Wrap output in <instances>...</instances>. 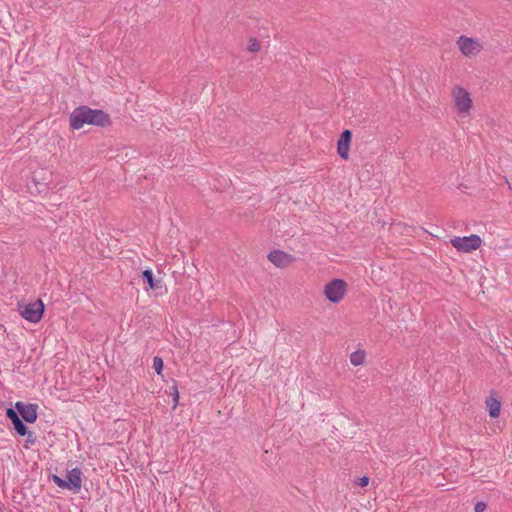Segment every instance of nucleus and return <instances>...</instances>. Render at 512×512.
I'll list each match as a JSON object with an SVG mask.
<instances>
[{
  "label": "nucleus",
  "instance_id": "obj_7",
  "mask_svg": "<svg viewBox=\"0 0 512 512\" xmlns=\"http://www.w3.org/2000/svg\"><path fill=\"white\" fill-rule=\"evenodd\" d=\"M5 416L7 419L11 421L12 427L17 435L25 436L26 434H28V423H26L19 416H17L16 411L12 410V408H7L5 411Z\"/></svg>",
  "mask_w": 512,
  "mask_h": 512
},
{
  "label": "nucleus",
  "instance_id": "obj_20",
  "mask_svg": "<svg viewBox=\"0 0 512 512\" xmlns=\"http://www.w3.org/2000/svg\"><path fill=\"white\" fill-rule=\"evenodd\" d=\"M248 50L250 52H258L260 50V42L256 38H250Z\"/></svg>",
  "mask_w": 512,
  "mask_h": 512
},
{
  "label": "nucleus",
  "instance_id": "obj_1",
  "mask_svg": "<svg viewBox=\"0 0 512 512\" xmlns=\"http://www.w3.org/2000/svg\"><path fill=\"white\" fill-rule=\"evenodd\" d=\"M69 123L72 130H80L84 125L105 128L110 126L112 121L107 112L101 109H93L87 105H81L71 112Z\"/></svg>",
  "mask_w": 512,
  "mask_h": 512
},
{
  "label": "nucleus",
  "instance_id": "obj_22",
  "mask_svg": "<svg viewBox=\"0 0 512 512\" xmlns=\"http://www.w3.org/2000/svg\"><path fill=\"white\" fill-rule=\"evenodd\" d=\"M369 483V477L368 476H363L361 478H359V482H357V484L361 487H364V486H367Z\"/></svg>",
  "mask_w": 512,
  "mask_h": 512
},
{
  "label": "nucleus",
  "instance_id": "obj_4",
  "mask_svg": "<svg viewBox=\"0 0 512 512\" xmlns=\"http://www.w3.org/2000/svg\"><path fill=\"white\" fill-rule=\"evenodd\" d=\"M452 246L459 252L470 253L481 246L482 239L476 234L451 239Z\"/></svg>",
  "mask_w": 512,
  "mask_h": 512
},
{
  "label": "nucleus",
  "instance_id": "obj_14",
  "mask_svg": "<svg viewBox=\"0 0 512 512\" xmlns=\"http://www.w3.org/2000/svg\"><path fill=\"white\" fill-rule=\"evenodd\" d=\"M486 405H487L490 417L498 418L500 415V410H501V402L498 399H496L492 396H489L486 399Z\"/></svg>",
  "mask_w": 512,
  "mask_h": 512
},
{
  "label": "nucleus",
  "instance_id": "obj_21",
  "mask_svg": "<svg viewBox=\"0 0 512 512\" xmlns=\"http://www.w3.org/2000/svg\"><path fill=\"white\" fill-rule=\"evenodd\" d=\"M487 508V504L483 501H479L474 506V512H484Z\"/></svg>",
  "mask_w": 512,
  "mask_h": 512
},
{
  "label": "nucleus",
  "instance_id": "obj_18",
  "mask_svg": "<svg viewBox=\"0 0 512 512\" xmlns=\"http://www.w3.org/2000/svg\"><path fill=\"white\" fill-rule=\"evenodd\" d=\"M171 389H172L171 396H172V401H173L172 409H176V407L179 405L180 395H179V391H178L176 385L172 386Z\"/></svg>",
  "mask_w": 512,
  "mask_h": 512
},
{
  "label": "nucleus",
  "instance_id": "obj_6",
  "mask_svg": "<svg viewBox=\"0 0 512 512\" xmlns=\"http://www.w3.org/2000/svg\"><path fill=\"white\" fill-rule=\"evenodd\" d=\"M455 106L460 113H466L472 106V99L467 90L462 87H456L453 90Z\"/></svg>",
  "mask_w": 512,
  "mask_h": 512
},
{
  "label": "nucleus",
  "instance_id": "obj_17",
  "mask_svg": "<svg viewBox=\"0 0 512 512\" xmlns=\"http://www.w3.org/2000/svg\"><path fill=\"white\" fill-rule=\"evenodd\" d=\"M49 479L52 480L59 488L67 489L66 479H63L56 474H50Z\"/></svg>",
  "mask_w": 512,
  "mask_h": 512
},
{
  "label": "nucleus",
  "instance_id": "obj_12",
  "mask_svg": "<svg viewBox=\"0 0 512 512\" xmlns=\"http://www.w3.org/2000/svg\"><path fill=\"white\" fill-rule=\"evenodd\" d=\"M66 477L67 490L75 493L79 492L82 486V471L75 467L67 472Z\"/></svg>",
  "mask_w": 512,
  "mask_h": 512
},
{
  "label": "nucleus",
  "instance_id": "obj_8",
  "mask_svg": "<svg viewBox=\"0 0 512 512\" xmlns=\"http://www.w3.org/2000/svg\"><path fill=\"white\" fill-rule=\"evenodd\" d=\"M352 141V132L348 129H345L341 134L337 141V153L338 155L347 160L349 158V150Z\"/></svg>",
  "mask_w": 512,
  "mask_h": 512
},
{
  "label": "nucleus",
  "instance_id": "obj_19",
  "mask_svg": "<svg viewBox=\"0 0 512 512\" xmlns=\"http://www.w3.org/2000/svg\"><path fill=\"white\" fill-rule=\"evenodd\" d=\"M27 438L25 440V448H28L29 445H34L36 443V436L33 431L28 429V434L25 435Z\"/></svg>",
  "mask_w": 512,
  "mask_h": 512
},
{
  "label": "nucleus",
  "instance_id": "obj_15",
  "mask_svg": "<svg viewBox=\"0 0 512 512\" xmlns=\"http://www.w3.org/2000/svg\"><path fill=\"white\" fill-rule=\"evenodd\" d=\"M364 360H365L364 350H357L350 355V362L354 366L362 365L364 363Z\"/></svg>",
  "mask_w": 512,
  "mask_h": 512
},
{
  "label": "nucleus",
  "instance_id": "obj_13",
  "mask_svg": "<svg viewBox=\"0 0 512 512\" xmlns=\"http://www.w3.org/2000/svg\"><path fill=\"white\" fill-rule=\"evenodd\" d=\"M141 277L144 283L147 284L148 289L156 291L163 287L162 279H156L151 269H146L141 272Z\"/></svg>",
  "mask_w": 512,
  "mask_h": 512
},
{
  "label": "nucleus",
  "instance_id": "obj_5",
  "mask_svg": "<svg viewBox=\"0 0 512 512\" xmlns=\"http://www.w3.org/2000/svg\"><path fill=\"white\" fill-rule=\"evenodd\" d=\"M11 408L17 412V416H19L28 424L35 423L38 418L39 406L36 403H25L23 401H17Z\"/></svg>",
  "mask_w": 512,
  "mask_h": 512
},
{
  "label": "nucleus",
  "instance_id": "obj_9",
  "mask_svg": "<svg viewBox=\"0 0 512 512\" xmlns=\"http://www.w3.org/2000/svg\"><path fill=\"white\" fill-rule=\"evenodd\" d=\"M47 173L45 171L33 172L31 177V183L33 186L28 185L31 193L41 194L46 192L48 189L47 178L45 177Z\"/></svg>",
  "mask_w": 512,
  "mask_h": 512
},
{
  "label": "nucleus",
  "instance_id": "obj_16",
  "mask_svg": "<svg viewBox=\"0 0 512 512\" xmlns=\"http://www.w3.org/2000/svg\"><path fill=\"white\" fill-rule=\"evenodd\" d=\"M153 368L158 375L162 374L164 369V361L160 356H155L153 358Z\"/></svg>",
  "mask_w": 512,
  "mask_h": 512
},
{
  "label": "nucleus",
  "instance_id": "obj_11",
  "mask_svg": "<svg viewBox=\"0 0 512 512\" xmlns=\"http://www.w3.org/2000/svg\"><path fill=\"white\" fill-rule=\"evenodd\" d=\"M457 44L459 46V50L465 56H470V55L474 54L475 52L480 51V44L474 38H469V37L462 35L459 37Z\"/></svg>",
  "mask_w": 512,
  "mask_h": 512
},
{
  "label": "nucleus",
  "instance_id": "obj_2",
  "mask_svg": "<svg viewBox=\"0 0 512 512\" xmlns=\"http://www.w3.org/2000/svg\"><path fill=\"white\" fill-rule=\"evenodd\" d=\"M17 308L21 317L31 323L40 322L45 311V305L41 299L33 302L20 301Z\"/></svg>",
  "mask_w": 512,
  "mask_h": 512
},
{
  "label": "nucleus",
  "instance_id": "obj_3",
  "mask_svg": "<svg viewBox=\"0 0 512 512\" xmlns=\"http://www.w3.org/2000/svg\"><path fill=\"white\" fill-rule=\"evenodd\" d=\"M347 286L346 281L343 279H332L324 286L323 293L325 298L331 303H339L345 296Z\"/></svg>",
  "mask_w": 512,
  "mask_h": 512
},
{
  "label": "nucleus",
  "instance_id": "obj_10",
  "mask_svg": "<svg viewBox=\"0 0 512 512\" xmlns=\"http://www.w3.org/2000/svg\"><path fill=\"white\" fill-rule=\"evenodd\" d=\"M268 259L276 267L285 268L295 260V257L282 250H273L268 254Z\"/></svg>",
  "mask_w": 512,
  "mask_h": 512
}]
</instances>
